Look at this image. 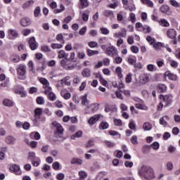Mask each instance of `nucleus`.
<instances>
[{
	"instance_id": "1",
	"label": "nucleus",
	"mask_w": 180,
	"mask_h": 180,
	"mask_svg": "<svg viewBox=\"0 0 180 180\" xmlns=\"http://www.w3.org/2000/svg\"><path fill=\"white\" fill-rule=\"evenodd\" d=\"M153 175L154 174V169L150 166L143 165L139 169V174L141 178H146V174Z\"/></svg>"
},
{
	"instance_id": "2",
	"label": "nucleus",
	"mask_w": 180,
	"mask_h": 180,
	"mask_svg": "<svg viewBox=\"0 0 180 180\" xmlns=\"http://www.w3.org/2000/svg\"><path fill=\"white\" fill-rule=\"evenodd\" d=\"M16 71L20 79H26V65L23 64H19L16 67Z\"/></svg>"
},
{
	"instance_id": "3",
	"label": "nucleus",
	"mask_w": 180,
	"mask_h": 180,
	"mask_svg": "<svg viewBox=\"0 0 180 180\" xmlns=\"http://www.w3.org/2000/svg\"><path fill=\"white\" fill-rule=\"evenodd\" d=\"M39 81L41 84L44 85V88L45 89V94H49L50 91H51V87H50V82H49V80L47 79L41 77L39 79Z\"/></svg>"
},
{
	"instance_id": "4",
	"label": "nucleus",
	"mask_w": 180,
	"mask_h": 180,
	"mask_svg": "<svg viewBox=\"0 0 180 180\" xmlns=\"http://www.w3.org/2000/svg\"><path fill=\"white\" fill-rule=\"evenodd\" d=\"M9 169L15 175H22V170H20V166H19L18 165H11L9 167Z\"/></svg>"
},
{
	"instance_id": "5",
	"label": "nucleus",
	"mask_w": 180,
	"mask_h": 180,
	"mask_svg": "<svg viewBox=\"0 0 180 180\" xmlns=\"http://www.w3.org/2000/svg\"><path fill=\"white\" fill-rule=\"evenodd\" d=\"M150 77H151V75H150V73H145V74L141 75L139 77V84H141L142 85H144V84H147V82L150 81Z\"/></svg>"
},
{
	"instance_id": "6",
	"label": "nucleus",
	"mask_w": 180,
	"mask_h": 180,
	"mask_svg": "<svg viewBox=\"0 0 180 180\" xmlns=\"http://www.w3.org/2000/svg\"><path fill=\"white\" fill-rule=\"evenodd\" d=\"M172 94L167 95H160V99H163V102L165 104V106H168V105H171L172 103Z\"/></svg>"
},
{
	"instance_id": "7",
	"label": "nucleus",
	"mask_w": 180,
	"mask_h": 180,
	"mask_svg": "<svg viewBox=\"0 0 180 180\" xmlns=\"http://www.w3.org/2000/svg\"><path fill=\"white\" fill-rule=\"evenodd\" d=\"M28 43L31 50L32 51L37 50V47H39V44L36 41L34 37L30 38Z\"/></svg>"
},
{
	"instance_id": "8",
	"label": "nucleus",
	"mask_w": 180,
	"mask_h": 180,
	"mask_svg": "<svg viewBox=\"0 0 180 180\" xmlns=\"http://www.w3.org/2000/svg\"><path fill=\"white\" fill-rule=\"evenodd\" d=\"M101 117H102V115L101 114L95 115L89 119L88 124L90 126H94V124H95V123H96V122H98V120H99Z\"/></svg>"
},
{
	"instance_id": "9",
	"label": "nucleus",
	"mask_w": 180,
	"mask_h": 180,
	"mask_svg": "<svg viewBox=\"0 0 180 180\" xmlns=\"http://www.w3.org/2000/svg\"><path fill=\"white\" fill-rule=\"evenodd\" d=\"M105 53L107 56L113 57V56H116L117 54V50L115 49V46H110L105 50Z\"/></svg>"
},
{
	"instance_id": "10",
	"label": "nucleus",
	"mask_w": 180,
	"mask_h": 180,
	"mask_svg": "<svg viewBox=\"0 0 180 180\" xmlns=\"http://www.w3.org/2000/svg\"><path fill=\"white\" fill-rule=\"evenodd\" d=\"M52 126H53V127H56V132L58 133V134H63V133L64 132V129H63V127L61 126V124H60L57 122L56 121L53 122Z\"/></svg>"
},
{
	"instance_id": "11",
	"label": "nucleus",
	"mask_w": 180,
	"mask_h": 180,
	"mask_svg": "<svg viewBox=\"0 0 180 180\" xmlns=\"http://www.w3.org/2000/svg\"><path fill=\"white\" fill-rule=\"evenodd\" d=\"M127 36V31H126V29L122 28L121 32H115L114 34V37H117V39H121V37H126Z\"/></svg>"
},
{
	"instance_id": "12",
	"label": "nucleus",
	"mask_w": 180,
	"mask_h": 180,
	"mask_svg": "<svg viewBox=\"0 0 180 180\" xmlns=\"http://www.w3.org/2000/svg\"><path fill=\"white\" fill-rule=\"evenodd\" d=\"M164 77L168 78L169 79H171L172 81H176V79H178V76L171 73L170 71H167L166 72H165Z\"/></svg>"
},
{
	"instance_id": "13",
	"label": "nucleus",
	"mask_w": 180,
	"mask_h": 180,
	"mask_svg": "<svg viewBox=\"0 0 180 180\" xmlns=\"http://www.w3.org/2000/svg\"><path fill=\"white\" fill-rule=\"evenodd\" d=\"M166 34L169 39H175L176 37V30L170 28L167 30Z\"/></svg>"
},
{
	"instance_id": "14",
	"label": "nucleus",
	"mask_w": 180,
	"mask_h": 180,
	"mask_svg": "<svg viewBox=\"0 0 180 180\" xmlns=\"http://www.w3.org/2000/svg\"><path fill=\"white\" fill-rule=\"evenodd\" d=\"M8 37L11 39H16V37H18L19 34L18 33V31L16 30H12L10 29L8 30Z\"/></svg>"
},
{
	"instance_id": "15",
	"label": "nucleus",
	"mask_w": 180,
	"mask_h": 180,
	"mask_svg": "<svg viewBox=\"0 0 180 180\" xmlns=\"http://www.w3.org/2000/svg\"><path fill=\"white\" fill-rule=\"evenodd\" d=\"M60 65L64 70H74L75 67L72 65L67 64V62L64 60L60 61Z\"/></svg>"
},
{
	"instance_id": "16",
	"label": "nucleus",
	"mask_w": 180,
	"mask_h": 180,
	"mask_svg": "<svg viewBox=\"0 0 180 180\" xmlns=\"http://www.w3.org/2000/svg\"><path fill=\"white\" fill-rule=\"evenodd\" d=\"M81 99H82V105H83V106H86V108L89 109V103L91 102L88 100V95L85 94L84 96H82L81 97Z\"/></svg>"
},
{
	"instance_id": "17",
	"label": "nucleus",
	"mask_w": 180,
	"mask_h": 180,
	"mask_svg": "<svg viewBox=\"0 0 180 180\" xmlns=\"http://www.w3.org/2000/svg\"><path fill=\"white\" fill-rule=\"evenodd\" d=\"M20 23L21 25V26H30V25H31L32 21L30 20V18H24L22 19H21V20L20 21Z\"/></svg>"
},
{
	"instance_id": "18",
	"label": "nucleus",
	"mask_w": 180,
	"mask_h": 180,
	"mask_svg": "<svg viewBox=\"0 0 180 180\" xmlns=\"http://www.w3.org/2000/svg\"><path fill=\"white\" fill-rule=\"evenodd\" d=\"M89 13H91L89 10H86L83 13H82V19L84 22H88L89 19Z\"/></svg>"
},
{
	"instance_id": "19",
	"label": "nucleus",
	"mask_w": 180,
	"mask_h": 180,
	"mask_svg": "<svg viewBox=\"0 0 180 180\" xmlns=\"http://www.w3.org/2000/svg\"><path fill=\"white\" fill-rule=\"evenodd\" d=\"M68 53L65 52L64 50H60L58 52V58H68Z\"/></svg>"
},
{
	"instance_id": "20",
	"label": "nucleus",
	"mask_w": 180,
	"mask_h": 180,
	"mask_svg": "<svg viewBox=\"0 0 180 180\" xmlns=\"http://www.w3.org/2000/svg\"><path fill=\"white\" fill-rule=\"evenodd\" d=\"M83 162L84 161L78 158H73L70 161V164L75 165H82Z\"/></svg>"
},
{
	"instance_id": "21",
	"label": "nucleus",
	"mask_w": 180,
	"mask_h": 180,
	"mask_svg": "<svg viewBox=\"0 0 180 180\" xmlns=\"http://www.w3.org/2000/svg\"><path fill=\"white\" fill-rule=\"evenodd\" d=\"M167 120H169V116H164L160 119V124H162V126H167L168 123L167 122Z\"/></svg>"
},
{
	"instance_id": "22",
	"label": "nucleus",
	"mask_w": 180,
	"mask_h": 180,
	"mask_svg": "<svg viewBox=\"0 0 180 180\" xmlns=\"http://www.w3.org/2000/svg\"><path fill=\"white\" fill-rule=\"evenodd\" d=\"M104 16H106V18H110V19H113L115 18V14L113 13V11L110 10H106L103 11Z\"/></svg>"
},
{
	"instance_id": "23",
	"label": "nucleus",
	"mask_w": 180,
	"mask_h": 180,
	"mask_svg": "<svg viewBox=\"0 0 180 180\" xmlns=\"http://www.w3.org/2000/svg\"><path fill=\"white\" fill-rule=\"evenodd\" d=\"M81 9L88 8L89 6V1L88 0H79Z\"/></svg>"
},
{
	"instance_id": "24",
	"label": "nucleus",
	"mask_w": 180,
	"mask_h": 180,
	"mask_svg": "<svg viewBox=\"0 0 180 180\" xmlns=\"http://www.w3.org/2000/svg\"><path fill=\"white\" fill-rule=\"evenodd\" d=\"M34 5V1L30 0L28 1H26L23 5L22 8L23 9H27V8H30V6H33Z\"/></svg>"
},
{
	"instance_id": "25",
	"label": "nucleus",
	"mask_w": 180,
	"mask_h": 180,
	"mask_svg": "<svg viewBox=\"0 0 180 180\" xmlns=\"http://www.w3.org/2000/svg\"><path fill=\"white\" fill-rule=\"evenodd\" d=\"M143 129L146 131H148L151 130V129H153V125L151 124V123H150L148 122H144L143 124Z\"/></svg>"
},
{
	"instance_id": "26",
	"label": "nucleus",
	"mask_w": 180,
	"mask_h": 180,
	"mask_svg": "<svg viewBox=\"0 0 180 180\" xmlns=\"http://www.w3.org/2000/svg\"><path fill=\"white\" fill-rule=\"evenodd\" d=\"M3 105H4V106L11 108L13 106V101L10 99L6 98L3 101Z\"/></svg>"
},
{
	"instance_id": "27",
	"label": "nucleus",
	"mask_w": 180,
	"mask_h": 180,
	"mask_svg": "<svg viewBox=\"0 0 180 180\" xmlns=\"http://www.w3.org/2000/svg\"><path fill=\"white\" fill-rule=\"evenodd\" d=\"M128 63L131 64V65H134L136 64V61H137V58L134 56H130L128 58Z\"/></svg>"
},
{
	"instance_id": "28",
	"label": "nucleus",
	"mask_w": 180,
	"mask_h": 180,
	"mask_svg": "<svg viewBox=\"0 0 180 180\" xmlns=\"http://www.w3.org/2000/svg\"><path fill=\"white\" fill-rule=\"evenodd\" d=\"M146 148H153V150H158L160 148V143L158 142H153L150 146H146Z\"/></svg>"
},
{
	"instance_id": "29",
	"label": "nucleus",
	"mask_w": 180,
	"mask_h": 180,
	"mask_svg": "<svg viewBox=\"0 0 180 180\" xmlns=\"http://www.w3.org/2000/svg\"><path fill=\"white\" fill-rule=\"evenodd\" d=\"M15 141H16V139L12 136L6 137V143H7V144H14Z\"/></svg>"
},
{
	"instance_id": "30",
	"label": "nucleus",
	"mask_w": 180,
	"mask_h": 180,
	"mask_svg": "<svg viewBox=\"0 0 180 180\" xmlns=\"http://www.w3.org/2000/svg\"><path fill=\"white\" fill-rule=\"evenodd\" d=\"M86 53H87V56H89V57H92V56H96V55L99 54L98 51H93L89 49H86Z\"/></svg>"
},
{
	"instance_id": "31",
	"label": "nucleus",
	"mask_w": 180,
	"mask_h": 180,
	"mask_svg": "<svg viewBox=\"0 0 180 180\" xmlns=\"http://www.w3.org/2000/svg\"><path fill=\"white\" fill-rule=\"evenodd\" d=\"M146 68L150 72H154L157 71V66L153 64L147 65Z\"/></svg>"
},
{
	"instance_id": "32",
	"label": "nucleus",
	"mask_w": 180,
	"mask_h": 180,
	"mask_svg": "<svg viewBox=\"0 0 180 180\" xmlns=\"http://www.w3.org/2000/svg\"><path fill=\"white\" fill-rule=\"evenodd\" d=\"M51 47L53 50L60 49H63V47H64V44L53 43L51 44Z\"/></svg>"
},
{
	"instance_id": "33",
	"label": "nucleus",
	"mask_w": 180,
	"mask_h": 180,
	"mask_svg": "<svg viewBox=\"0 0 180 180\" xmlns=\"http://www.w3.org/2000/svg\"><path fill=\"white\" fill-rule=\"evenodd\" d=\"M34 116L41 117L43 113V108H36L34 111Z\"/></svg>"
},
{
	"instance_id": "34",
	"label": "nucleus",
	"mask_w": 180,
	"mask_h": 180,
	"mask_svg": "<svg viewBox=\"0 0 180 180\" xmlns=\"http://www.w3.org/2000/svg\"><path fill=\"white\" fill-rule=\"evenodd\" d=\"M46 95H48V98L50 99V101H54L56 99V94L53 92H51V91H49L48 93H45Z\"/></svg>"
},
{
	"instance_id": "35",
	"label": "nucleus",
	"mask_w": 180,
	"mask_h": 180,
	"mask_svg": "<svg viewBox=\"0 0 180 180\" xmlns=\"http://www.w3.org/2000/svg\"><path fill=\"white\" fill-rule=\"evenodd\" d=\"M160 26H162L163 27H169V23L168 21L165 19H162L160 21H158Z\"/></svg>"
},
{
	"instance_id": "36",
	"label": "nucleus",
	"mask_w": 180,
	"mask_h": 180,
	"mask_svg": "<svg viewBox=\"0 0 180 180\" xmlns=\"http://www.w3.org/2000/svg\"><path fill=\"white\" fill-rule=\"evenodd\" d=\"M79 137H82V131H78L75 134H73L70 136L72 140H75V139H79Z\"/></svg>"
},
{
	"instance_id": "37",
	"label": "nucleus",
	"mask_w": 180,
	"mask_h": 180,
	"mask_svg": "<svg viewBox=\"0 0 180 180\" xmlns=\"http://www.w3.org/2000/svg\"><path fill=\"white\" fill-rule=\"evenodd\" d=\"M82 75L83 77H91V70H89V68L84 69V70L82 72Z\"/></svg>"
},
{
	"instance_id": "38",
	"label": "nucleus",
	"mask_w": 180,
	"mask_h": 180,
	"mask_svg": "<svg viewBox=\"0 0 180 180\" xmlns=\"http://www.w3.org/2000/svg\"><path fill=\"white\" fill-rule=\"evenodd\" d=\"M160 11L162 13H168V12L169 11V6H168L167 5H163L160 8Z\"/></svg>"
},
{
	"instance_id": "39",
	"label": "nucleus",
	"mask_w": 180,
	"mask_h": 180,
	"mask_svg": "<svg viewBox=\"0 0 180 180\" xmlns=\"http://www.w3.org/2000/svg\"><path fill=\"white\" fill-rule=\"evenodd\" d=\"M142 4H143V5H147L149 6V8H153V6H154V3H153L152 1L150 0H141Z\"/></svg>"
},
{
	"instance_id": "40",
	"label": "nucleus",
	"mask_w": 180,
	"mask_h": 180,
	"mask_svg": "<svg viewBox=\"0 0 180 180\" xmlns=\"http://www.w3.org/2000/svg\"><path fill=\"white\" fill-rule=\"evenodd\" d=\"M158 91L160 93L165 92L167 91V86L165 84H159L158 86Z\"/></svg>"
},
{
	"instance_id": "41",
	"label": "nucleus",
	"mask_w": 180,
	"mask_h": 180,
	"mask_svg": "<svg viewBox=\"0 0 180 180\" xmlns=\"http://www.w3.org/2000/svg\"><path fill=\"white\" fill-rule=\"evenodd\" d=\"M40 158H37L32 161V164L34 167H39L40 165Z\"/></svg>"
},
{
	"instance_id": "42",
	"label": "nucleus",
	"mask_w": 180,
	"mask_h": 180,
	"mask_svg": "<svg viewBox=\"0 0 180 180\" xmlns=\"http://www.w3.org/2000/svg\"><path fill=\"white\" fill-rule=\"evenodd\" d=\"M168 63L170 64L171 67H172L173 68H176L178 67V62L172 59H169Z\"/></svg>"
},
{
	"instance_id": "43",
	"label": "nucleus",
	"mask_w": 180,
	"mask_h": 180,
	"mask_svg": "<svg viewBox=\"0 0 180 180\" xmlns=\"http://www.w3.org/2000/svg\"><path fill=\"white\" fill-rule=\"evenodd\" d=\"M30 137H34V140H40V134L39 132H32Z\"/></svg>"
},
{
	"instance_id": "44",
	"label": "nucleus",
	"mask_w": 180,
	"mask_h": 180,
	"mask_svg": "<svg viewBox=\"0 0 180 180\" xmlns=\"http://www.w3.org/2000/svg\"><path fill=\"white\" fill-rule=\"evenodd\" d=\"M147 41L150 44V46H154L155 43V39L153 38L151 36H148L146 37Z\"/></svg>"
},
{
	"instance_id": "45",
	"label": "nucleus",
	"mask_w": 180,
	"mask_h": 180,
	"mask_svg": "<svg viewBox=\"0 0 180 180\" xmlns=\"http://www.w3.org/2000/svg\"><path fill=\"white\" fill-rule=\"evenodd\" d=\"M11 60L13 63H19V61H20V58L18 55L12 56H11Z\"/></svg>"
},
{
	"instance_id": "46",
	"label": "nucleus",
	"mask_w": 180,
	"mask_h": 180,
	"mask_svg": "<svg viewBox=\"0 0 180 180\" xmlns=\"http://www.w3.org/2000/svg\"><path fill=\"white\" fill-rule=\"evenodd\" d=\"M39 120H40V117L34 115V118L32 119V123L34 126H39Z\"/></svg>"
},
{
	"instance_id": "47",
	"label": "nucleus",
	"mask_w": 180,
	"mask_h": 180,
	"mask_svg": "<svg viewBox=\"0 0 180 180\" xmlns=\"http://www.w3.org/2000/svg\"><path fill=\"white\" fill-rule=\"evenodd\" d=\"M169 4L174 8H180V4L176 0H170Z\"/></svg>"
},
{
	"instance_id": "48",
	"label": "nucleus",
	"mask_w": 180,
	"mask_h": 180,
	"mask_svg": "<svg viewBox=\"0 0 180 180\" xmlns=\"http://www.w3.org/2000/svg\"><path fill=\"white\" fill-rule=\"evenodd\" d=\"M115 72H117L119 78H123V74H122V68L117 67L115 69Z\"/></svg>"
},
{
	"instance_id": "49",
	"label": "nucleus",
	"mask_w": 180,
	"mask_h": 180,
	"mask_svg": "<svg viewBox=\"0 0 180 180\" xmlns=\"http://www.w3.org/2000/svg\"><path fill=\"white\" fill-rule=\"evenodd\" d=\"M115 72H117L119 78H123V74H122V68L117 67L115 69Z\"/></svg>"
},
{
	"instance_id": "50",
	"label": "nucleus",
	"mask_w": 180,
	"mask_h": 180,
	"mask_svg": "<svg viewBox=\"0 0 180 180\" xmlns=\"http://www.w3.org/2000/svg\"><path fill=\"white\" fill-rule=\"evenodd\" d=\"M166 167L167 171H172L174 169V163L172 162H167Z\"/></svg>"
},
{
	"instance_id": "51",
	"label": "nucleus",
	"mask_w": 180,
	"mask_h": 180,
	"mask_svg": "<svg viewBox=\"0 0 180 180\" xmlns=\"http://www.w3.org/2000/svg\"><path fill=\"white\" fill-rule=\"evenodd\" d=\"M52 168H53V169H55V171H58V169H60V162H54L52 164Z\"/></svg>"
},
{
	"instance_id": "52",
	"label": "nucleus",
	"mask_w": 180,
	"mask_h": 180,
	"mask_svg": "<svg viewBox=\"0 0 180 180\" xmlns=\"http://www.w3.org/2000/svg\"><path fill=\"white\" fill-rule=\"evenodd\" d=\"M88 46L91 47V49H95V47L98 46V42L94 41H89Z\"/></svg>"
},
{
	"instance_id": "53",
	"label": "nucleus",
	"mask_w": 180,
	"mask_h": 180,
	"mask_svg": "<svg viewBox=\"0 0 180 180\" xmlns=\"http://www.w3.org/2000/svg\"><path fill=\"white\" fill-rule=\"evenodd\" d=\"M133 76V75L131 73H129L127 75L126 79H125V82H127V84H130V82H131L133 78L131 77Z\"/></svg>"
},
{
	"instance_id": "54",
	"label": "nucleus",
	"mask_w": 180,
	"mask_h": 180,
	"mask_svg": "<svg viewBox=\"0 0 180 180\" xmlns=\"http://www.w3.org/2000/svg\"><path fill=\"white\" fill-rule=\"evenodd\" d=\"M37 103L38 105H44V98L42 96L37 98Z\"/></svg>"
},
{
	"instance_id": "55",
	"label": "nucleus",
	"mask_w": 180,
	"mask_h": 180,
	"mask_svg": "<svg viewBox=\"0 0 180 180\" xmlns=\"http://www.w3.org/2000/svg\"><path fill=\"white\" fill-rule=\"evenodd\" d=\"M40 12H41L40 7L39 6L36 7V8L34 11V17L35 18H39V16L40 15Z\"/></svg>"
},
{
	"instance_id": "56",
	"label": "nucleus",
	"mask_w": 180,
	"mask_h": 180,
	"mask_svg": "<svg viewBox=\"0 0 180 180\" xmlns=\"http://www.w3.org/2000/svg\"><path fill=\"white\" fill-rule=\"evenodd\" d=\"M105 144L109 148H112V147H115V143H113L112 141H105Z\"/></svg>"
},
{
	"instance_id": "57",
	"label": "nucleus",
	"mask_w": 180,
	"mask_h": 180,
	"mask_svg": "<svg viewBox=\"0 0 180 180\" xmlns=\"http://www.w3.org/2000/svg\"><path fill=\"white\" fill-rule=\"evenodd\" d=\"M162 47V44L161 42H155V44H153V48L155 50H160Z\"/></svg>"
},
{
	"instance_id": "58",
	"label": "nucleus",
	"mask_w": 180,
	"mask_h": 180,
	"mask_svg": "<svg viewBox=\"0 0 180 180\" xmlns=\"http://www.w3.org/2000/svg\"><path fill=\"white\" fill-rule=\"evenodd\" d=\"M115 95L118 99H121V101H123V96L122 95V91H115Z\"/></svg>"
},
{
	"instance_id": "59",
	"label": "nucleus",
	"mask_w": 180,
	"mask_h": 180,
	"mask_svg": "<svg viewBox=\"0 0 180 180\" xmlns=\"http://www.w3.org/2000/svg\"><path fill=\"white\" fill-rule=\"evenodd\" d=\"M79 175L80 176V178H84L86 179V178L88 177V174H86V172L84 171H80L79 172Z\"/></svg>"
},
{
	"instance_id": "60",
	"label": "nucleus",
	"mask_w": 180,
	"mask_h": 180,
	"mask_svg": "<svg viewBox=\"0 0 180 180\" xmlns=\"http://www.w3.org/2000/svg\"><path fill=\"white\" fill-rule=\"evenodd\" d=\"M129 127L131 129V130H135L136 129V124H134V121L131 120L129 123Z\"/></svg>"
},
{
	"instance_id": "61",
	"label": "nucleus",
	"mask_w": 180,
	"mask_h": 180,
	"mask_svg": "<svg viewBox=\"0 0 180 180\" xmlns=\"http://www.w3.org/2000/svg\"><path fill=\"white\" fill-rule=\"evenodd\" d=\"M113 122L115 126H122V120L114 118Z\"/></svg>"
},
{
	"instance_id": "62",
	"label": "nucleus",
	"mask_w": 180,
	"mask_h": 180,
	"mask_svg": "<svg viewBox=\"0 0 180 180\" xmlns=\"http://www.w3.org/2000/svg\"><path fill=\"white\" fill-rule=\"evenodd\" d=\"M73 82L74 84H79V82H81V77L75 75L73 78Z\"/></svg>"
},
{
	"instance_id": "63",
	"label": "nucleus",
	"mask_w": 180,
	"mask_h": 180,
	"mask_svg": "<svg viewBox=\"0 0 180 180\" xmlns=\"http://www.w3.org/2000/svg\"><path fill=\"white\" fill-rule=\"evenodd\" d=\"M100 30H101L102 34H105V35H106V34H109V33L110 32L108 30V28H105V27L101 28Z\"/></svg>"
},
{
	"instance_id": "64",
	"label": "nucleus",
	"mask_w": 180,
	"mask_h": 180,
	"mask_svg": "<svg viewBox=\"0 0 180 180\" xmlns=\"http://www.w3.org/2000/svg\"><path fill=\"white\" fill-rule=\"evenodd\" d=\"M156 64H157L158 67H159V68H161V67H162L165 64L164 60L163 59H161L160 60H157Z\"/></svg>"
}]
</instances>
